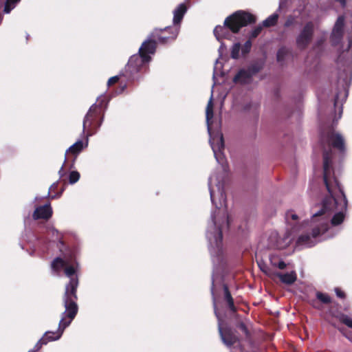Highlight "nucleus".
<instances>
[{
	"label": "nucleus",
	"instance_id": "f257e3e1",
	"mask_svg": "<svg viewBox=\"0 0 352 352\" xmlns=\"http://www.w3.org/2000/svg\"><path fill=\"white\" fill-rule=\"evenodd\" d=\"M329 153H327L324 156V183L329 195L323 199L321 208L312 214L311 222H318L311 230L313 238L328 230V218L334 212L336 213L331 220V225L336 226L341 224L347 209L348 201L340 184L336 177H331Z\"/></svg>",
	"mask_w": 352,
	"mask_h": 352
},
{
	"label": "nucleus",
	"instance_id": "f03ea898",
	"mask_svg": "<svg viewBox=\"0 0 352 352\" xmlns=\"http://www.w3.org/2000/svg\"><path fill=\"white\" fill-rule=\"evenodd\" d=\"M256 21V17L252 13L245 10H237L226 18L223 25H217L213 32L217 40L220 41L230 36L229 31L237 34L241 28L254 24Z\"/></svg>",
	"mask_w": 352,
	"mask_h": 352
},
{
	"label": "nucleus",
	"instance_id": "7ed1b4c3",
	"mask_svg": "<svg viewBox=\"0 0 352 352\" xmlns=\"http://www.w3.org/2000/svg\"><path fill=\"white\" fill-rule=\"evenodd\" d=\"M78 284V277H73L65 285V292L63 296V302L65 310L62 313L59 322L60 325L63 328L67 327L78 314L77 289Z\"/></svg>",
	"mask_w": 352,
	"mask_h": 352
},
{
	"label": "nucleus",
	"instance_id": "20e7f679",
	"mask_svg": "<svg viewBox=\"0 0 352 352\" xmlns=\"http://www.w3.org/2000/svg\"><path fill=\"white\" fill-rule=\"evenodd\" d=\"M320 142L323 147H324L326 145L329 146L328 149L324 148L323 156H324L325 153L329 152L330 153L329 158L331 162L329 168L331 169V177H335L333 168L332 167L333 152L331 147L337 149L340 153H344L346 150L344 140L340 133H336L333 129H330L326 133H322L321 135ZM324 162V161H323V162Z\"/></svg>",
	"mask_w": 352,
	"mask_h": 352
},
{
	"label": "nucleus",
	"instance_id": "39448f33",
	"mask_svg": "<svg viewBox=\"0 0 352 352\" xmlns=\"http://www.w3.org/2000/svg\"><path fill=\"white\" fill-rule=\"evenodd\" d=\"M102 102L91 105L84 118L83 132L86 131L87 135L94 134L102 124L104 118Z\"/></svg>",
	"mask_w": 352,
	"mask_h": 352
},
{
	"label": "nucleus",
	"instance_id": "423d86ee",
	"mask_svg": "<svg viewBox=\"0 0 352 352\" xmlns=\"http://www.w3.org/2000/svg\"><path fill=\"white\" fill-rule=\"evenodd\" d=\"M265 63L258 60L252 63L247 69H241L233 78L236 84L248 85L252 82V77L259 73L264 67Z\"/></svg>",
	"mask_w": 352,
	"mask_h": 352
},
{
	"label": "nucleus",
	"instance_id": "0eeeda50",
	"mask_svg": "<svg viewBox=\"0 0 352 352\" xmlns=\"http://www.w3.org/2000/svg\"><path fill=\"white\" fill-rule=\"evenodd\" d=\"M179 32V27L167 26L164 28H154L151 32V37L154 38L157 43L166 45L175 41Z\"/></svg>",
	"mask_w": 352,
	"mask_h": 352
},
{
	"label": "nucleus",
	"instance_id": "6e6552de",
	"mask_svg": "<svg viewBox=\"0 0 352 352\" xmlns=\"http://www.w3.org/2000/svg\"><path fill=\"white\" fill-rule=\"evenodd\" d=\"M315 33V24L313 21L306 22L296 38V45L298 50H305L313 41Z\"/></svg>",
	"mask_w": 352,
	"mask_h": 352
},
{
	"label": "nucleus",
	"instance_id": "1a4fd4ad",
	"mask_svg": "<svg viewBox=\"0 0 352 352\" xmlns=\"http://www.w3.org/2000/svg\"><path fill=\"white\" fill-rule=\"evenodd\" d=\"M87 142L84 143L82 140H79L66 151L64 163L58 171L60 177L64 175V166L67 164L69 169L74 168L75 162L78 155L82 152L83 148L87 146Z\"/></svg>",
	"mask_w": 352,
	"mask_h": 352
},
{
	"label": "nucleus",
	"instance_id": "9d476101",
	"mask_svg": "<svg viewBox=\"0 0 352 352\" xmlns=\"http://www.w3.org/2000/svg\"><path fill=\"white\" fill-rule=\"evenodd\" d=\"M149 61V60L144 58L140 54L133 55L130 57L128 63L125 67V70L126 72L130 73L131 77L134 74L141 72Z\"/></svg>",
	"mask_w": 352,
	"mask_h": 352
},
{
	"label": "nucleus",
	"instance_id": "9b49d317",
	"mask_svg": "<svg viewBox=\"0 0 352 352\" xmlns=\"http://www.w3.org/2000/svg\"><path fill=\"white\" fill-rule=\"evenodd\" d=\"M65 329V328L60 326L59 323L57 331L45 332L43 337L34 345L33 349L29 352H37L41 349L43 345L47 344L49 342L58 340L61 337Z\"/></svg>",
	"mask_w": 352,
	"mask_h": 352
},
{
	"label": "nucleus",
	"instance_id": "f8f14e48",
	"mask_svg": "<svg viewBox=\"0 0 352 352\" xmlns=\"http://www.w3.org/2000/svg\"><path fill=\"white\" fill-rule=\"evenodd\" d=\"M157 41L154 38L151 37V34L148 35V38L144 41L139 49V54L144 58L151 60V58L150 54H155L157 48Z\"/></svg>",
	"mask_w": 352,
	"mask_h": 352
},
{
	"label": "nucleus",
	"instance_id": "ddd939ff",
	"mask_svg": "<svg viewBox=\"0 0 352 352\" xmlns=\"http://www.w3.org/2000/svg\"><path fill=\"white\" fill-rule=\"evenodd\" d=\"M219 331L222 341L228 346H232L239 341L238 336L230 328L222 329L219 324Z\"/></svg>",
	"mask_w": 352,
	"mask_h": 352
},
{
	"label": "nucleus",
	"instance_id": "4468645a",
	"mask_svg": "<svg viewBox=\"0 0 352 352\" xmlns=\"http://www.w3.org/2000/svg\"><path fill=\"white\" fill-rule=\"evenodd\" d=\"M52 215V209L50 204L41 206L36 208L32 214L34 220L45 219L48 220Z\"/></svg>",
	"mask_w": 352,
	"mask_h": 352
},
{
	"label": "nucleus",
	"instance_id": "2eb2a0df",
	"mask_svg": "<svg viewBox=\"0 0 352 352\" xmlns=\"http://www.w3.org/2000/svg\"><path fill=\"white\" fill-rule=\"evenodd\" d=\"M316 296V299L309 300V304L316 309L321 310L322 309V304L327 305L331 302V298L327 294L317 292Z\"/></svg>",
	"mask_w": 352,
	"mask_h": 352
},
{
	"label": "nucleus",
	"instance_id": "dca6fc26",
	"mask_svg": "<svg viewBox=\"0 0 352 352\" xmlns=\"http://www.w3.org/2000/svg\"><path fill=\"white\" fill-rule=\"evenodd\" d=\"M223 298L227 304L230 311L232 314L237 312L238 309L234 305V298L232 296L228 285L226 283L223 284Z\"/></svg>",
	"mask_w": 352,
	"mask_h": 352
},
{
	"label": "nucleus",
	"instance_id": "f3484780",
	"mask_svg": "<svg viewBox=\"0 0 352 352\" xmlns=\"http://www.w3.org/2000/svg\"><path fill=\"white\" fill-rule=\"evenodd\" d=\"M329 314L332 317L338 319L342 323L350 328H352V319L347 315L342 313L338 309H335L334 307H331L329 308Z\"/></svg>",
	"mask_w": 352,
	"mask_h": 352
},
{
	"label": "nucleus",
	"instance_id": "a211bd4d",
	"mask_svg": "<svg viewBox=\"0 0 352 352\" xmlns=\"http://www.w3.org/2000/svg\"><path fill=\"white\" fill-rule=\"evenodd\" d=\"M187 11V6L185 3H180L173 11V27H178L177 25L182 22L184 14Z\"/></svg>",
	"mask_w": 352,
	"mask_h": 352
},
{
	"label": "nucleus",
	"instance_id": "6ab92c4d",
	"mask_svg": "<svg viewBox=\"0 0 352 352\" xmlns=\"http://www.w3.org/2000/svg\"><path fill=\"white\" fill-rule=\"evenodd\" d=\"M277 276L279 278L280 280L282 283L286 285H292L297 279L296 274L294 272L285 274L278 273Z\"/></svg>",
	"mask_w": 352,
	"mask_h": 352
},
{
	"label": "nucleus",
	"instance_id": "aec40b11",
	"mask_svg": "<svg viewBox=\"0 0 352 352\" xmlns=\"http://www.w3.org/2000/svg\"><path fill=\"white\" fill-rule=\"evenodd\" d=\"M65 265L66 262L60 257L55 258L51 263V268L56 274H58Z\"/></svg>",
	"mask_w": 352,
	"mask_h": 352
},
{
	"label": "nucleus",
	"instance_id": "412c9836",
	"mask_svg": "<svg viewBox=\"0 0 352 352\" xmlns=\"http://www.w3.org/2000/svg\"><path fill=\"white\" fill-rule=\"evenodd\" d=\"M344 21V19L343 16H339L336 22V24L333 30V34L334 36H338V38H340L342 36Z\"/></svg>",
	"mask_w": 352,
	"mask_h": 352
},
{
	"label": "nucleus",
	"instance_id": "4be33fe9",
	"mask_svg": "<svg viewBox=\"0 0 352 352\" xmlns=\"http://www.w3.org/2000/svg\"><path fill=\"white\" fill-rule=\"evenodd\" d=\"M296 243L298 245H306L307 247H312L314 245L311 236L308 234L299 236Z\"/></svg>",
	"mask_w": 352,
	"mask_h": 352
},
{
	"label": "nucleus",
	"instance_id": "5701e85b",
	"mask_svg": "<svg viewBox=\"0 0 352 352\" xmlns=\"http://www.w3.org/2000/svg\"><path fill=\"white\" fill-rule=\"evenodd\" d=\"M278 17L279 15L277 13L272 14L263 21L262 26L265 28L275 26L277 24Z\"/></svg>",
	"mask_w": 352,
	"mask_h": 352
},
{
	"label": "nucleus",
	"instance_id": "b1692460",
	"mask_svg": "<svg viewBox=\"0 0 352 352\" xmlns=\"http://www.w3.org/2000/svg\"><path fill=\"white\" fill-rule=\"evenodd\" d=\"M260 104L257 102H249L245 104L243 109L245 111H250L255 116H258V109Z\"/></svg>",
	"mask_w": 352,
	"mask_h": 352
},
{
	"label": "nucleus",
	"instance_id": "393cba45",
	"mask_svg": "<svg viewBox=\"0 0 352 352\" xmlns=\"http://www.w3.org/2000/svg\"><path fill=\"white\" fill-rule=\"evenodd\" d=\"M58 187V182L54 183L50 186V188L49 189V196L50 197L51 199H56V198L59 197L61 195L63 189H62L59 192L56 193V190H57Z\"/></svg>",
	"mask_w": 352,
	"mask_h": 352
},
{
	"label": "nucleus",
	"instance_id": "a878e982",
	"mask_svg": "<svg viewBox=\"0 0 352 352\" xmlns=\"http://www.w3.org/2000/svg\"><path fill=\"white\" fill-rule=\"evenodd\" d=\"M213 102H212V97L210 98L206 110V117L207 122H209L213 118Z\"/></svg>",
	"mask_w": 352,
	"mask_h": 352
},
{
	"label": "nucleus",
	"instance_id": "bb28decb",
	"mask_svg": "<svg viewBox=\"0 0 352 352\" xmlns=\"http://www.w3.org/2000/svg\"><path fill=\"white\" fill-rule=\"evenodd\" d=\"M21 0H7L4 7V12L10 13V11L15 7L16 4Z\"/></svg>",
	"mask_w": 352,
	"mask_h": 352
},
{
	"label": "nucleus",
	"instance_id": "cd10ccee",
	"mask_svg": "<svg viewBox=\"0 0 352 352\" xmlns=\"http://www.w3.org/2000/svg\"><path fill=\"white\" fill-rule=\"evenodd\" d=\"M241 50V44L239 43H234L231 49V57L234 59L239 58V52Z\"/></svg>",
	"mask_w": 352,
	"mask_h": 352
},
{
	"label": "nucleus",
	"instance_id": "c85d7f7f",
	"mask_svg": "<svg viewBox=\"0 0 352 352\" xmlns=\"http://www.w3.org/2000/svg\"><path fill=\"white\" fill-rule=\"evenodd\" d=\"M64 269H65V275L67 276H68L69 278V279L73 277H78L76 275V269L73 265L67 266L66 265L65 267H64Z\"/></svg>",
	"mask_w": 352,
	"mask_h": 352
},
{
	"label": "nucleus",
	"instance_id": "c756f323",
	"mask_svg": "<svg viewBox=\"0 0 352 352\" xmlns=\"http://www.w3.org/2000/svg\"><path fill=\"white\" fill-rule=\"evenodd\" d=\"M263 26L259 25L252 30L249 34V39L252 40L256 38L261 32Z\"/></svg>",
	"mask_w": 352,
	"mask_h": 352
},
{
	"label": "nucleus",
	"instance_id": "7c9ffc66",
	"mask_svg": "<svg viewBox=\"0 0 352 352\" xmlns=\"http://www.w3.org/2000/svg\"><path fill=\"white\" fill-rule=\"evenodd\" d=\"M80 173L76 170L71 171L69 175V182L73 184L77 182L80 179Z\"/></svg>",
	"mask_w": 352,
	"mask_h": 352
},
{
	"label": "nucleus",
	"instance_id": "2f4dec72",
	"mask_svg": "<svg viewBox=\"0 0 352 352\" xmlns=\"http://www.w3.org/2000/svg\"><path fill=\"white\" fill-rule=\"evenodd\" d=\"M251 47L252 41L251 40L248 39V41H246V42L244 43L243 46L241 48L243 55L245 56L246 54H248L250 52Z\"/></svg>",
	"mask_w": 352,
	"mask_h": 352
},
{
	"label": "nucleus",
	"instance_id": "473e14b6",
	"mask_svg": "<svg viewBox=\"0 0 352 352\" xmlns=\"http://www.w3.org/2000/svg\"><path fill=\"white\" fill-rule=\"evenodd\" d=\"M123 76L122 74H120L119 76H113V77H111L109 80H108V82H107V85L108 87H111L113 85L117 83L120 79V77Z\"/></svg>",
	"mask_w": 352,
	"mask_h": 352
},
{
	"label": "nucleus",
	"instance_id": "72a5a7b5",
	"mask_svg": "<svg viewBox=\"0 0 352 352\" xmlns=\"http://www.w3.org/2000/svg\"><path fill=\"white\" fill-rule=\"evenodd\" d=\"M237 327L238 328L242 331L244 334L246 336H250V332H249V330L247 327V326L245 325V324L243 322H240L238 324H237Z\"/></svg>",
	"mask_w": 352,
	"mask_h": 352
},
{
	"label": "nucleus",
	"instance_id": "f704fd0d",
	"mask_svg": "<svg viewBox=\"0 0 352 352\" xmlns=\"http://www.w3.org/2000/svg\"><path fill=\"white\" fill-rule=\"evenodd\" d=\"M334 292L338 298L341 299L346 298V294L344 291H342L340 287H335Z\"/></svg>",
	"mask_w": 352,
	"mask_h": 352
},
{
	"label": "nucleus",
	"instance_id": "c9c22d12",
	"mask_svg": "<svg viewBox=\"0 0 352 352\" xmlns=\"http://www.w3.org/2000/svg\"><path fill=\"white\" fill-rule=\"evenodd\" d=\"M289 218H291L294 221H296L298 219V217L297 214L292 213V211H288L286 213V219H287V220H288Z\"/></svg>",
	"mask_w": 352,
	"mask_h": 352
},
{
	"label": "nucleus",
	"instance_id": "e433bc0d",
	"mask_svg": "<svg viewBox=\"0 0 352 352\" xmlns=\"http://www.w3.org/2000/svg\"><path fill=\"white\" fill-rule=\"evenodd\" d=\"M284 58V50L280 49L277 52V60L281 61Z\"/></svg>",
	"mask_w": 352,
	"mask_h": 352
},
{
	"label": "nucleus",
	"instance_id": "4c0bfd02",
	"mask_svg": "<svg viewBox=\"0 0 352 352\" xmlns=\"http://www.w3.org/2000/svg\"><path fill=\"white\" fill-rule=\"evenodd\" d=\"M274 266L278 267L280 270H284L286 267V264L283 261H280L278 264L273 263Z\"/></svg>",
	"mask_w": 352,
	"mask_h": 352
},
{
	"label": "nucleus",
	"instance_id": "58836bf2",
	"mask_svg": "<svg viewBox=\"0 0 352 352\" xmlns=\"http://www.w3.org/2000/svg\"><path fill=\"white\" fill-rule=\"evenodd\" d=\"M213 305H214V314L218 318V319L220 320V316H219V312L217 311L216 300H215L214 297V299H213Z\"/></svg>",
	"mask_w": 352,
	"mask_h": 352
},
{
	"label": "nucleus",
	"instance_id": "ea45409f",
	"mask_svg": "<svg viewBox=\"0 0 352 352\" xmlns=\"http://www.w3.org/2000/svg\"><path fill=\"white\" fill-rule=\"evenodd\" d=\"M223 239V234L221 228H219V233H218V237L217 239V243L219 242H221Z\"/></svg>",
	"mask_w": 352,
	"mask_h": 352
},
{
	"label": "nucleus",
	"instance_id": "a19ab883",
	"mask_svg": "<svg viewBox=\"0 0 352 352\" xmlns=\"http://www.w3.org/2000/svg\"><path fill=\"white\" fill-rule=\"evenodd\" d=\"M339 329V330H340V331L343 333V335H344L346 338H347L350 341H351V342H352V336H351V334H349V333H346L344 332V329H343V328H342V329Z\"/></svg>",
	"mask_w": 352,
	"mask_h": 352
},
{
	"label": "nucleus",
	"instance_id": "79ce46f5",
	"mask_svg": "<svg viewBox=\"0 0 352 352\" xmlns=\"http://www.w3.org/2000/svg\"><path fill=\"white\" fill-rule=\"evenodd\" d=\"M293 23V19H288L285 23V27H289Z\"/></svg>",
	"mask_w": 352,
	"mask_h": 352
},
{
	"label": "nucleus",
	"instance_id": "37998d69",
	"mask_svg": "<svg viewBox=\"0 0 352 352\" xmlns=\"http://www.w3.org/2000/svg\"><path fill=\"white\" fill-rule=\"evenodd\" d=\"M344 52H342V53L338 56V58H337V63H338V64H340V63H341L342 62V56H343V54H344Z\"/></svg>",
	"mask_w": 352,
	"mask_h": 352
},
{
	"label": "nucleus",
	"instance_id": "c03bdc74",
	"mask_svg": "<svg viewBox=\"0 0 352 352\" xmlns=\"http://www.w3.org/2000/svg\"><path fill=\"white\" fill-rule=\"evenodd\" d=\"M351 46H352V38L350 37L349 38V46H348V49L346 50L347 52L349 51V49L351 47Z\"/></svg>",
	"mask_w": 352,
	"mask_h": 352
},
{
	"label": "nucleus",
	"instance_id": "a18cd8bd",
	"mask_svg": "<svg viewBox=\"0 0 352 352\" xmlns=\"http://www.w3.org/2000/svg\"><path fill=\"white\" fill-rule=\"evenodd\" d=\"M220 142H221V146L222 148L224 147V143H223V135L221 136V138H220Z\"/></svg>",
	"mask_w": 352,
	"mask_h": 352
},
{
	"label": "nucleus",
	"instance_id": "49530a36",
	"mask_svg": "<svg viewBox=\"0 0 352 352\" xmlns=\"http://www.w3.org/2000/svg\"><path fill=\"white\" fill-rule=\"evenodd\" d=\"M336 1L340 3L342 5H345L346 0H336Z\"/></svg>",
	"mask_w": 352,
	"mask_h": 352
},
{
	"label": "nucleus",
	"instance_id": "de8ad7c7",
	"mask_svg": "<svg viewBox=\"0 0 352 352\" xmlns=\"http://www.w3.org/2000/svg\"><path fill=\"white\" fill-rule=\"evenodd\" d=\"M214 281H212L211 290H212V293L213 295H214Z\"/></svg>",
	"mask_w": 352,
	"mask_h": 352
},
{
	"label": "nucleus",
	"instance_id": "09e8293b",
	"mask_svg": "<svg viewBox=\"0 0 352 352\" xmlns=\"http://www.w3.org/2000/svg\"><path fill=\"white\" fill-rule=\"evenodd\" d=\"M338 98V96L337 95V96H336V98H335V101H334V105H335V106L336 105Z\"/></svg>",
	"mask_w": 352,
	"mask_h": 352
},
{
	"label": "nucleus",
	"instance_id": "8fccbe9b",
	"mask_svg": "<svg viewBox=\"0 0 352 352\" xmlns=\"http://www.w3.org/2000/svg\"><path fill=\"white\" fill-rule=\"evenodd\" d=\"M227 223L229 226V224H230V217L228 216L227 217Z\"/></svg>",
	"mask_w": 352,
	"mask_h": 352
},
{
	"label": "nucleus",
	"instance_id": "3c124183",
	"mask_svg": "<svg viewBox=\"0 0 352 352\" xmlns=\"http://www.w3.org/2000/svg\"><path fill=\"white\" fill-rule=\"evenodd\" d=\"M126 87V85H124L122 87V90L121 91H124V89H125Z\"/></svg>",
	"mask_w": 352,
	"mask_h": 352
},
{
	"label": "nucleus",
	"instance_id": "603ef678",
	"mask_svg": "<svg viewBox=\"0 0 352 352\" xmlns=\"http://www.w3.org/2000/svg\"><path fill=\"white\" fill-rule=\"evenodd\" d=\"M210 197H211V199L212 201L213 199H212V192L210 193Z\"/></svg>",
	"mask_w": 352,
	"mask_h": 352
},
{
	"label": "nucleus",
	"instance_id": "864d4df0",
	"mask_svg": "<svg viewBox=\"0 0 352 352\" xmlns=\"http://www.w3.org/2000/svg\"><path fill=\"white\" fill-rule=\"evenodd\" d=\"M261 270L263 272H265V270H264L263 268H262L261 267Z\"/></svg>",
	"mask_w": 352,
	"mask_h": 352
},
{
	"label": "nucleus",
	"instance_id": "5fc2aeb1",
	"mask_svg": "<svg viewBox=\"0 0 352 352\" xmlns=\"http://www.w3.org/2000/svg\"><path fill=\"white\" fill-rule=\"evenodd\" d=\"M186 1L188 2L190 0H186Z\"/></svg>",
	"mask_w": 352,
	"mask_h": 352
}]
</instances>
